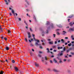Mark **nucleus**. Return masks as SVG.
Here are the masks:
<instances>
[{
  "instance_id": "nucleus-1",
  "label": "nucleus",
  "mask_w": 74,
  "mask_h": 74,
  "mask_svg": "<svg viewBox=\"0 0 74 74\" xmlns=\"http://www.w3.org/2000/svg\"><path fill=\"white\" fill-rule=\"evenodd\" d=\"M38 42H36L35 43V45L36 46H39V45H41V44H38Z\"/></svg>"
},
{
  "instance_id": "nucleus-2",
  "label": "nucleus",
  "mask_w": 74,
  "mask_h": 74,
  "mask_svg": "<svg viewBox=\"0 0 74 74\" xmlns=\"http://www.w3.org/2000/svg\"><path fill=\"white\" fill-rule=\"evenodd\" d=\"M53 62L55 63H57V60H56L55 58L53 59Z\"/></svg>"
},
{
  "instance_id": "nucleus-3",
  "label": "nucleus",
  "mask_w": 74,
  "mask_h": 74,
  "mask_svg": "<svg viewBox=\"0 0 74 74\" xmlns=\"http://www.w3.org/2000/svg\"><path fill=\"white\" fill-rule=\"evenodd\" d=\"M28 38H30V37H31V35H30V32H28Z\"/></svg>"
},
{
  "instance_id": "nucleus-4",
  "label": "nucleus",
  "mask_w": 74,
  "mask_h": 74,
  "mask_svg": "<svg viewBox=\"0 0 74 74\" xmlns=\"http://www.w3.org/2000/svg\"><path fill=\"white\" fill-rule=\"evenodd\" d=\"M33 39L35 41H37V42H40V41L39 40H36V38L34 37Z\"/></svg>"
},
{
  "instance_id": "nucleus-5",
  "label": "nucleus",
  "mask_w": 74,
  "mask_h": 74,
  "mask_svg": "<svg viewBox=\"0 0 74 74\" xmlns=\"http://www.w3.org/2000/svg\"><path fill=\"white\" fill-rule=\"evenodd\" d=\"M0 30H1V32H3V28L1 27V25H0Z\"/></svg>"
},
{
  "instance_id": "nucleus-6",
  "label": "nucleus",
  "mask_w": 74,
  "mask_h": 74,
  "mask_svg": "<svg viewBox=\"0 0 74 74\" xmlns=\"http://www.w3.org/2000/svg\"><path fill=\"white\" fill-rule=\"evenodd\" d=\"M74 23H73V22H71L70 23H69V25H70V26H73V25H74Z\"/></svg>"
},
{
  "instance_id": "nucleus-7",
  "label": "nucleus",
  "mask_w": 74,
  "mask_h": 74,
  "mask_svg": "<svg viewBox=\"0 0 74 74\" xmlns=\"http://www.w3.org/2000/svg\"><path fill=\"white\" fill-rule=\"evenodd\" d=\"M14 69L16 71H17L18 70V68H17V67H15Z\"/></svg>"
},
{
  "instance_id": "nucleus-8",
  "label": "nucleus",
  "mask_w": 74,
  "mask_h": 74,
  "mask_svg": "<svg viewBox=\"0 0 74 74\" xmlns=\"http://www.w3.org/2000/svg\"><path fill=\"white\" fill-rule=\"evenodd\" d=\"M49 44L52 45L53 44V41H51V42H49Z\"/></svg>"
},
{
  "instance_id": "nucleus-9",
  "label": "nucleus",
  "mask_w": 74,
  "mask_h": 74,
  "mask_svg": "<svg viewBox=\"0 0 74 74\" xmlns=\"http://www.w3.org/2000/svg\"><path fill=\"white\" fill-rule=\"evenodd\" d=\"M61 41L62 43H64V40L63 39H61Z\"/></svg>"
},
{
  "instance_id": "nucleus-10",
  "label": "nucleus",
  "mask_w": 74,
  "mask_h": 74,
  "mask_svg": "<svg viewBox=\"0 0 74 74\" xmlns=\"http://www.w3.org/2000/svg\"><path fill=\"white\" fill-rule=\"evenodd\" d=\"M33 18L34 20L36 21V17L35 16V15H34V14L33 15Z\"/></svg>"
},
{
  "instance_id": "nucleus-11",
  "label": "nucleus",
  "mask_w": 74,
  "mask_h": 74,
  "mask_svg": "<svg viewBox=\"0 0 74 74\" xmlns=\"http://www.w3.org/2000/svg\"><path fill=\"white\" fill-rule=\"evenodd\" d=\"M12 6H11L9 7V9L10 10H12Z\"/></svg>"
},
{
  "instance_id": "nucleus-12",
  "label": "nucleus",
  "mask_w": 74,
  "mask_h": 74,
  "mask_svg": "<svg viewBox=\"0 0 74 74\" xmlns=\"http://www.w3.org/2000/svg\"><path fill=\"white\" fill-rule=\"evenodd\" d=\"M74 16V15H73V14L71 15L70 16H69L68 17V18H72V17H73V16Z\"/></svg>"
},
{
  "instance_id": "nucleus-13",
  "label": "nucleus",
  "mask_w": 74,
  "mask_h": 74,
  "mask_svg": "<svg viewBox=\"0 0 74 74\" xmlns=\"http://www.w3.org/2000/svg\"><path fill=\"white\" fill-rule=\"evenodd\" d=\"M4 1H5V2H6V4H7V5H8V3L7 2V0H4Z\"/></svg>"
},
{
  "instance_id": "nucleus-14",
  "label": "nucleus",
  "mask_w": 74,
  "mask_h": 74,
  "mask_svg": "<svg viewBox=\"0 0 74 74\" xmlns=\"http://www.w3.org/2000/svg\"><path fill=\"white\" fill-rule=\"evenodd\" d=\"M69 31L70 32V31H74L73 28H70L69 29Z\"/></svg>"
},
{
  "instance_id": "nucleus-15",
  "label": "nucleus",
  "mask_w": 74,
  "mask_h": 74,
  "mask_svg": "<svg viewBox=\"0 0 74 74\" xmlns=\"http://www.w3.org/2000/svg\"><path fill=\"white\" fill-rule=\"evenodd\" d=\"M5 49L6 50H7V51H8L9 49V48H8V47H6L5 48Z\"/></svg>"
},
{
  "instance_id": "nucleus-16",
  "label": "nucleus",
  "mask_w": 74,
  "mask_h": 74,
  "mask_svg": "<svg viewBox=\"0 0 74 74\" xmlns=\"http://www.w3.org/2000/svg\"><path fill=\"white\" fill-rule=\"evenodd\" d=\"M66 32H65V31H63V34H63V35H64L65 34H66Z\"/></svg>"
},
{
  "instance_id": "nucleus-17",
  "label": "nucleus",
  "mask_w": 74,
  "mask_h": 74,
  "mask_svg": "<svg viewBox=\"0 0 74 74\" xmlns=\"http://www.w3.org/2000/svg\"><path fill=\"white\" fill-rule=\"evenodd\" d=\"M49 24V22H47V23L46 24V25H48Z\"/></svg>"
},
{
  "instance_id": "nucleus-18",
  "label": "nucleus",
  "mask_w": 74,
  "mask_h": 74,
  "mask_svg": "<svg viewBox=\"0 0 74 74\" xmlns=\"http://www.w3.org/2000/svg\"><path fill=\"white\" fill-rule=\"evenodd\" d=\"M25 1H26V2H27V4H28V5H29V2L27 1V0H26Z\"/></svg>"
},
{
  "instance_id": "nucleus-19",
  "label": "nucleus",
  "mask_w": 74,
  "mask_h": 74,
  "mask_svg": "<svg viewBox=\"0 0 74 74\" xmlns=\"http://www.w3.org/2000/svg\"><path fill=\"white\" fill-rule=\"evenodd\" d=\"M4 73V72L3 71H1V72H0V74H3V73Z\"/></svg>"
},
{
  "instance_id": "nucleus-20",
  "label": "nucleus",
  "mask_w": 74,
  "mask_h": 74,
  "mask_svg": "<svg viewBox=\"0 0 74 74\" xmlns=\"http://www.w3.org/2000/svg\"><path fill=\"white\" fill-rule=\"evenodd\" d=\"M53 71H55V72H58V71H57V70H56L55 69H53Z\"/></svg>"
},
{
  "instance_id": "nucleus-21",
  "label": "nucleus",
  "mask_w": 74,
  "mask_h": 74,
  "mask_svg": "<svg viewBox=\"0 0 74 74\" xmlns=\"http://www.w3.org/2000/svg\"><path fill=\"white\" fill-rule=\"evenodd\" d=\"M39 48L40 49H42V46H41V45H39Z\"/></svg>"
},
{
  "instance_id": "nucleus-22",
  "label": "nucleus",
  "mask_w": 74,
  "mask_h": 74,
  "mask_svg": "<svg viewBox=\"0 0 74 74\" xmlns=\"http://www.w3.org/2000/svg\"><path fill=\"white\" fill-rule=\"evenodd\" d=\"M8 33H11V31L10 30H8Z\"/></svg>"
},
{
  "instance_id": "nucleus-23",
  "label": "nucleus",
  "mask_w": 74,
  "mask_h": 74,
  "mask_svg": "<svg viewBox=\"0 0 74 74\" xmlns=\"http://www.w3.org/2000/svg\"><path fill=\"white\" fill-rule=\"evenodd\" d=\"M69 52H70V50H69V49L67 50L66 51V53H69Z\"/></svg>"
},
{
  "instance_id": "nucleus-24",
  "label": "nucleus",
  "mask_w": 74,
  "mask_h": 74,
  "mask_svg": "<svg viewBox=\"0 0 74 74\" xmlns=\"http://www.w3.org/2000/svg\"><path fill=\"white\" fill-rule=\"evenodd\" d=\"M57 59H58V60H62V59L61 58H59L58 57H57Z\"/></svg>"
},
{
  "instance_id": "nucleus-25",
  "label": "nucleus",
  "mask_w": 74,
  "mask_h": 74,
  "mask_svg": "<svg viewBox=\"0 0 74 74\" xmlns=\"http://www.w3.org/2000/svg\"><path fill=\"white\" fill-rule=\"evenodd\" d=\"M53 48H56V46H53L52 47Z\"/></svg>"
},
{
  "instance_id": "nucleus-26",
  "label": "nucleus",
  "mask_w": 74,
  "mask_h": 74,
  "mask_svg": "<svg viewBox=\"0 0 74 74\" xmlns=\"http://www.w3.org/2000/svg\"><path fill=\"white\" fill-rule=\"evenodd\" d=\"M68 45L69 46V47H71V43H70L68 44Z\"/></svg>"
},
{
  "instance_id": "nucleus-27",
  "label": "nucleus",
  "mask_w": 74,
  "mask_h": 74,
  "mask_svg": "<svg viewBox=\"0 0 74 74\" xmlns=\"http://www.w3.org/2000/svg\"><path fill=\"white\" fill-rule=\"evenodd\" d=\"M71 54H72V55H74V53L71 52Z\"/></svg>"
},
{
  "instance_id": "nucleus-28",
  "label": "nucleus",
  "mask_w": 74,
  "mask_h": 74,
  "mask_svg": "<svg viewBox=\"0 0 74 74\" xmlns=\"http://www.w3.org/2000/svg\"><path fill=\"white\" fill-rule=\"evenodd\" d=\"M12 14H14V11L13 10H12Z\"/></svg>"
},
{
  "instance_id": "nucleus-29",
  "label": "nucleus",
  "mask_w": 74,
  "mask_h": 74,
  "mask_svg": "<svg viewBox=\"0 0 74 74\" xmlns=\"http://www.w3.org/2000/svg\"><path fill=\"white\" fill-rule=\"evenodd\" d=\"M34 63L35 65H39V64H38L36 63V62H35Z\"/></svg>"
},
{
  "instance_id": "nucleus-30",
  "label": "nucleus",
  "mask_w": 74,
  "mask_h": 74,
  "mask_svg": "<svg viewBox=\"0 0 74 74\" xmlns=\"http://www.w3.org/2000/svg\"><path fill=\"white\" fill-rule=\"evenodd\" d=\"M1 62H2V63H4L5 62V61H4V60H3V61H0Z\"/></svg>"
},
{
  "instance_id": "nucleus-31",
  "label": "nucleus",
  "mask_w": 74,
  "mask_h": 74,
  "mask_svg": "<svg viewBox=\"0 0 74 74\" xmlns=\"http://www.w3.org/2000/svg\"><path fill=\"white\" fill-rule=\"evenodd\" d=\"M12 62L13 63H15V60H12Z\"/></svg>"
},
{
  "instance_id": "nucleus-32",
  "label": "nucleus",
  "mask_w": 74,
  "mask_h": 74,
  "mask_svg": "<svg viewBox=\"0 0 74 74\" xmlns=\"http://www.w3.org/2000/svg\"><path fill=\"white\" fill-rule=\"evenodd\" d=\"M51 27H52V28H53V24H51Z\"/></svg>"
},
{
  "instance_id": "nucleus-33",
  "label": "nucleus",
  "mask_w": 74,
  "mask_h": 74,
  "mask_svg": "<svg viewBox=\"0 0 74 74\" xmlns=\"http://www.w3.org/2000/svg\"><path fill=\"white\" fill-rule=\"evenodd\" d=\"M38 56H39V57H40V58H41V55L40 54H38Z\"/></svg>"
},
{
  "instance_id": "nucleus-34",
  "label": "nucleus",
  "mask_w": 74,
  "mask_h": 74,
  "mask_svg": "<svg viewBox=\"0 0 74 74\" xmlns=\"http://www.w3.org/2000/svg\"><path fill=\"white\" fill-rule=\"evenodd\" d=\"M63 51H66V48L65 47L64 48Z\"/></svg>"
},
{
  "instance_id": "nucleus-35",
  "label": "nucleus",
  "mask_w": 74,
  "mask_h": 74,
  "mask_svg": "<svg viewBox=\"0 0 74 74\" xmlns=\"http://www.w3.org/2000/svg\"><path fill=\"white\" fill-rule=\"evenodd\" d=\"M25 40L27 42V39L26 38H25Z\"/></svg>"
},
{
  "instance_id": "nucleus-36",
  "label": "nucleus",
  "mask_w": 74,
  "mask_h": 74,
  "mask_svg": "<svg viewBox=\"0 0 74 74\" xmlns=\"http://www.w3.org/2000/svg\"><path fill=\"white\" fill-rule=\"evenodd\" d=\"M24 23H25V25H27V23H26V21H25V20H24Z\"/></svg>"
},
{
  "instance_id": "nucleus-37",
  "label": "nucleus",
  "mask_w": 74,
  "mask_h": 74,
  "mask_svg": "<svg viewBox=\"0 0 74 74\" xmlns=\"http://www.w3.org/2000/svg\"><path fill=\"white\" fill-rule=\"evenodd\" d=\"M45 60H47V56H45Z\"/></svg>"
},
{
  "instance_id": "nucleus-38",
  "label": "nucleus",
  "mask_w": 74,
  "mask_h": 74,
  "mask_svg": "<svg viewBox=\"0 0 74 74\" xmlns=\"http://www.w3.org/2000/svg\"><path fill=\"white\" fill-rule=\"evenodd\" d=\"M39 53H42V52L41 51H39Z\"/></svg>"
},
{
  "instance_id": "nucleus-39",
  "label": "nucleus",
  "mask_w": 74,
  "mask_h": 74,
  "mask_svg": "<svg viewBox=\"0 0 74 74\" xmlns=\"http://www.w3.org/2000/svg\"><path fill=\"white\" fill-rule=\"evenodd\" d=\"M72 49V48H70L69 49V51H71Z\"/></svg>"
},
{
  "instance_id": "nucleus-40",
  "label": "nucleus",
  "mask_w": 74,
  "mask_h": 74,
  "mask_svg": "<svg viewBox=\"0 0 74 74\" xmlns=\"http://www.w3.org/2000/svg\"><path fill=\"white\" fill-rule=\"evenodd\" d=\"M57 35H59V34H60V33H59V32H57Z\"/></svg>"
},
{
  "instance_id": "nucleus-41",
  "label": "nucleus",
  "mask_w": 74,
  "mask_h": 74,
  "mask_svg": "<svg viewBox=\"0 0 74 74\" xmlns=\"http://www.w3.org/2000/svg\"><path fill=\"white\" fill-rule=\"evenodd\" d=\"M62 55H63V53H61L60 54V56H62Z\"/></svg>"
},
{
  "instance_id": "nucleus-42",
  "label": "nucleus",
  "mask_w": 74,
  "mask_h": 74,
  "mask_svg": "<svg viewBox=\"0 0 74 74\" xmlns=\"http://www.w3.org/2000/svg\"><path fill=\"white\" fill-rule=\"evenodd\" d=\"M59 63H62V61H61V60H60V61H59Z\"/></svg>"
},
{
  "instance_id": "nucleus-43",
  "label": "nucleus",
  "mask_w": 74,
  "mask_h": 74,
  "mask_svg": "<svg viewBox=\"0 0 74 74\" xmlns=\"http://www.w3.org/2000/svg\"><path fill=\"white\" fill-rule=\"evenodd\" d=\"M30 31L32 32H33V30H32V28H30Z\"/></svg>"
},
{
  "instance_id": "nucleus-44",
  "label": "nucleus",
  "mask_w": 74,
  "mask_h": 74,
  "mask_svg": "<svg viewBox=\"0 0 74 74\" xmlns=\"http://www.w3.org/2000/svg\"><path fill=\"white\" fill-rule=\"evenodd\" d=\"M4 40H5V41H6V40H7V38H4Z\"/></svg>"
},
{
  "instance_id": "nucleus-45",
  "label": "nucleus",
  "mask_w": 74,
  "mask_h": 74,
  "mask_svg": "<svg viewBox=\"0 0 74 74\" xmlns=\"http://www.w3.org/2000/svg\"><path fill=\"white\" fill-rule=\"evenodd\" d=\"M18 20L19 21H21V18H18Z\"/></svg>"
},
{
  "instance_id": "nucleus-46",
  "label": "nucleus",
  "mask_w": 74,
  "mask_h": 74,
  "mask_svg": "<svg viewBox=\"0 0 74 74\" xmlns=\"http://www.w3.org/2000/svg\"><path fill=\"white\" fill-rule=\"evenodd\" d=\"M32 36L33 37H35V35L34 34H32Z\"/></svg>"
},
{
  "instance_id": "nucleus-47",
  "label": "nucleus",
  "mask_w": 74,
  "mask_h": 74,
  "mask_svg": "<svg viewBox=\"0 0 74 74\" xmlns=\"http://www.w3.org/2000/svg\"><path fill=\"white\" fill-rule=\"evenodd\" d=\"M30 45L31 47H33V45L32 43H31Z\"/></svg>"
},
{
  "instance_id": "nucleus-48",
  "label": "nucleus",
  "mask_w": 74,
  "mask_h": 74,
  "mask_svg": "<svg viewBox=\"0 0 74 74\" xmlns=\"http://www.w3.org/2000/svg\"><path fill=\"white\" fill-rule=\"evenodd\" d=\"M53 37H55V36H56V35L55 34H53Z\"/></svg>"
},
{
  "instance_id": "nucleus-49",
  "label": "nucleus",
  "mask_w": 74,
  "mask_h": 74,
  "mask_svg": "<svg viewBox=\"0 0 74 74\" xmlns=\"http://www.w3.org/2000/svg\"><path fill=\"white\" fill-rule=\"evenodd\" d=\"M42 45H45V43H44V42H43L42 43Z\"/></svg>"
},
{
  "instance_id": "nucleus-50",
  "label": "nucleus",
  "mask_w": 74,
  "mask_h": 74,
  "mask_svg": "<svg viewBox=\"0 0 74 74\" xmlns=\"http://www.w3.org/2000/svg\"><path fill=\"white\" fill-rule=\"evenodd\" d=\"M50 62L51 63H52V61L51 60H50Z\"/></svg>"
},
{
  "instance_id": "nucleus-51",
  "label": "nucleus",
  "mask_w": 74,
  "mask_h": 74,
  "mask_svg": "<svg viewBox=\"0 0 74 74\" xmlns=\"http://www.w3.org/2000/svg\"><path fill=\"white\" fill-rule=\"evenodd\" d=\"M70 61H71V60L70 59H69V60H68V62H70Z\"/></svg>"
},
{
  "instance_id": "nucleus-52",
  "label": "nucleus",
  "mask_w": 74,
  "mask_h": 74,
  "mask_svg": "<svg viewBox=\"0 0 74 74\" xmlns=\"http://www.w3.org/2000/svg\"><path fill=\"white\" fill-rule=\"evenodd\" d=\"M54 44H57V41H55Z\"/></svg>"
},
{
  "instance_id": "nucleus-53",
  "label": "nucleus",
  "mask_w": 74,
  "mask_h": 74,
  "mask_svg": "<svg viewBox=\"0 0 74 74\" xmlns=\"http://www.w3.org/2000/svg\"><path fill=\"white\" fill-rule=\"evenodd\" d=\"M69 57H72V56H71V55H69Z\"/></svg>"
},
{
  "instance_id": "nucleus-54",
  "label": "nucleus",
  "mask_w": 74,
  "mask_h": 74,
  "mask_svg": "<svg viewBox=\"0 0 74 74\" xmlns=\"http://www.w3.org/2000/svg\"><path fill=\"white\" fill-rule=\"evenodd\" d=\"M67 42H66L65 43V45H67Z\"/></svg>"
},
{
  "instance_id": "nucleus-55",
  "label": "nucleus",
  "mask_w": 74,
  "mask_h": 74,
  "mask_svg": "<svg viewBox=\"0 0 74 74\" xmlns=\"http://www.w3.org/2000/svg\"><path fill=\"white\" fill-rule=\"evenodd\" d=\"M47 51H48V52H49V48H47Z\"/></svg>"
},
{
  "instance_id": "nucleus-56",
  "label": "nucleus",
  "mask_w": 74,
  "mask_h": 74,
  "mask_svg": "<svg viewBox=\"0 0 74 74\" xmlns=\"http://www.w3.org/2000/svg\"><path fill=\"white\" fill-rule=\"evenodd\" d=\"M46 31V33H48V30H47Z\"/></svg>"
},
{
  "instance_id": "nucleus-57",
  "label": "nucleus",
  "mask_w": 74,
  "mask_h": 74,
  "mask_svg": "<svg viewBox=\"0 0 74 74\" xmlns=\"http://www.w3.org/2000/svg\"><path fill=\"white\" fill-rule=\"evenodd\" d=\"M65 57L66 58H68V57L67 56H65Z\"/></svg>"
},
{
  "instance_id": "nucleus-58",
  "label": "nucleus",
  "mask_w": 74,
  "mask_h": 74,
  "mask_svg": "<svg viewBox=\"0 0 74 74\" xmlns=\"http://www.w3.org/2000/svg\"><path fill=\"white\" fill-rule=\"evenodd\" d=\"M66 61V59H64V62H65Z\"/></svg>"
},
{
  "instance_id": "nucleus-59",
  "label": "nucleus",
  "mask_w": 74,
  "mask_h": 74,
  "mask_svg": "<svg viewBox=\"0 0 74 74\" xmlns=\"http://www.w3.org/2000/svg\"><path fill=\"white\" fill-rule=\"evenodd\" d=\"M53 52H56V50H53Z\"/></svg>"
},
{
  "instance_id": "nucleus-60",
  "label": "nucleus",
  "mask_w": 74,
  "mask_h": 74,
  "mask_svg": "<svg viewBox=\"0 0 74 74\" xmlns=\"http://www.w3.org/2000/svg\"><path fill=\"white\" fill-rule=\"evenodd\" d=\"M58 49H60V47H58Z\"/></svg>"
},
{
  "instance_id": "nucleus-61",
  "label": "nucleus",
  "mask_w": 74,
  "mask_h": 74,
  "mask_svg": "<svg viewBox=\"0 0 74 74\" xmlns=\"http://www.w3.org/2000/svg\"><path fill=\"white\" fill-rule=\"evenodd\" d=\"M9 14H10V15L11 16L12 15V14H11V13H9Z\"/></svg>"
},
{
  "instance_id": "nucleus-62",
  "label": "nucleus",
  "mask_w": 74,
  "mask_h": 74,
  "mask_svg": "<svg viewBox=\"0 0 74 74\" xmlns=\"http://www.w3.org/2000/svg\"><path fill=\"white\" fill-rule=\"evenodd\" d=\"M58 42H60V40H59L58 41Z\"/></svg>"
},
{
  "instance_id": "nucleus-63",
  "label": "nucleus",
  "mask_w": 74,
  "mask_h": 74,
  "mask_svg": "<svg viewBox=\"0 0 74 74\" xmlns=\"http://www.w3.org/2000/svg\"><path fill=\"white\" fill-rule=\"evenodd\" d=\"M65 39H68V37H66L65 38Z\"/></svg>"
},
{
  "instance_id": "nucleus-64",
  "label": "nucleus",
  "mask_w": 74,
  "mask_h": 74,
  "mask_svg": "<svg viewBox=\"0 0 74 74\" xmlns=\"http://www.w3.org/2000/svg\"><path fill=\"white\" fill-rule=\"evenodd\" d=\"M71 43H72V44H74V41H72V42H71Z\"/></svg>"
}]
</instances>
